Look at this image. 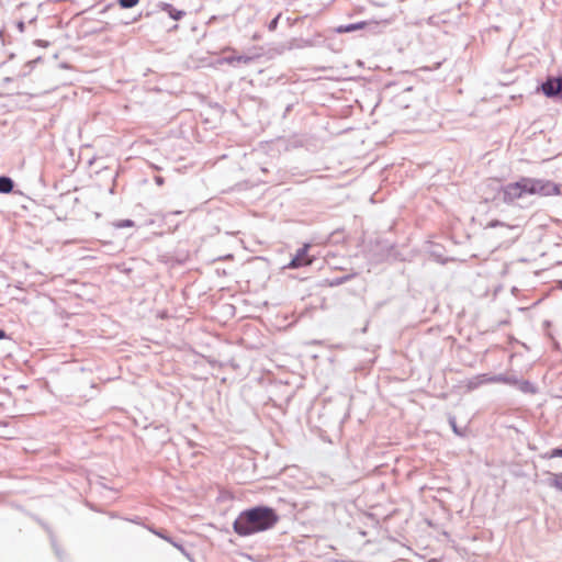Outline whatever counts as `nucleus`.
Masks as SVG:
<instances>
[{"instance_id": "nucleus-1", "label": "nucleus", "mask_w": 562, "mask_h": 562, "mask_svg": "<svg viewBox=\"0 0 562 562\" xmlns=\"http://www.w3.org/2000/svg\"><path fill=\"white\" fill-rule=\"evenodd\" d=\"M279 521L277 512L265 505L243 510L233 524L234 531L240 537L269 530Z\"/></svg>"}, {"instance_id": "nucleus-2", "label": "nucleus", "mask_w": 562, "mask_h": 562, "mask_svg": "<svg viewBox=\"0 0 562 562\" xmlns=\"http://www.w3.org/2000/svg\"><path fill=\"white\" fill-rule=\"evenodd\" d=\"M502 192L503 201L505 203H513L526 194L555 195L560 193V188L550 180L522 177L518 181L503 187Z\"/></svg>"}, {"instance_id": "nucleus-3", "label": "nucleus", "mask_w": 562, "mask_h": 562, "mask_svg": "<svg viewBox=\"0 0 562 562\" xmlns=\"http://www.w3.org/2000/svg\"><path fill=\"white\" fill-rule=\"evenodd\" d=\"M390 24L389 20L383 21H360L357 23L341 24L336 27V32L351 33L355 31L363 30L368 34H379Z\"/></svg>"}, {"instance_id": "nucleus-4", "label": "nucleus", "mask_w": 562, "mask_h": 562, "mask_svg": "<svg viewBox=\"0 0 562 562\" xmlns=\"http://www.w3.org/2000/svg\"><path fill=\"white\" fill-rule=\"evenodd\" d=\"M541 91L548 98L562 99V75L547 78L541 85Z\"/></svg>"}, {"instance_id": "nucleus-5", "label": "nucleus", "mask_w": 562, "mask_h": 562, "mask_svg": "<svg viewBox=\"0 0 562 562\" xmlns=\"http://www.w3.org/2000/svg\"><path fill=\"white\" fill-rule=\"evenodd\" d=\"M307 249L308 245H305L302 248L297 249L295 256L291 259L286 267L290 269H297L304 266H308L311 263V260L307 256Z\"/></svg>"}, {"instance_id": "nucleus-6", "label": "nucleus", "mask_w": 562, "mask_h": 562, "mask_svg": "<svg viewBox=\"0 0 562 562\" xmlns=\"http://www.w3.org/2000/svg\"><path fill=\"white\" fill-rule=\"evenodd\" d=\"M158 7L175 21L181 20L187 14L186 11L175 8L171 3L160 2Z\"/></svg>"}, {"instance_id": "nucleus-7", "label": "nucleus", "mask_w": 562, "mask_h": 562, "mask_svg": "<svg viewBox=\"0 0 562 562\" xmlns=\"http://www.w3.org/2000/svg\"><path fill=\"white\" fill-rule=\"evenodd\" d=\"M490 379L491 375L488 374H479L476 376H473L467 382V389L469 391H473L485 383H492Z\"/></svg>"}, {"instance_id": "nucleus-8", "label": "nucleus", "mask_w": 562, "mask_h": 562, "mask_svg": "<svg viewBox=\"0 0 562 562\" xmlns=\"http://www.w3.org/2000/svg\"><path fill=\"white\" fill-rule=\"evenodd\" d=\"M490 381L492 383H504V384H509V385L518 384V379L516 376L507 375V374L491 375Z\"/></svg>"}, {"instance_id": "nucleus-9", "label": "nucleus", "mask_w": 562, "mask_h": 562, "mask_svg": "<svg viewBox=\"0 0 562 562\" xmlns=\"http://www.w3.org/2000/svg\"><path fill=\"white\" fill-rule=\"evenodd\" d=\"M14 181L8 176H0V193L8 194L13 191Z\"/></svg>"}, {"instance_id": "nucleus-10", "label": "nucleus", "mask_w": 562, "mask_h": 562, "mask_svg": "<svg viewBox=\"0 0 562 562\" xmlns=\"http://www.w3.org/2000/svg\"><path fill=\"white\" fill-rule=\"evenodd\" d=\"M547 484L551 487L557 488L562 492V472L560 473H550Z\"/></svg>"}, {"instance_id": "nucleus-11", "label": "nucleus", "mask_w": 562, "mask_h": 562, "mask_svg": "<svg viewBox=\"0 0 562 562\" xmlns=\"http://www.w3.org/2000/svg\"><path fill=\"white\" fill-rule=\"evenodd\" d=\"M516 386L522 392V393H530V394H533L536 393V386L529 382L528 380H518V384H516Z\"/></svg>"}, {"instance_id": "nucleus-12", "label": "nucleus", "mask_w": 562, "mask_h": 562, "mask_svg": "<svg viewBox=\"0 0 562 562\" xmlns=\"http://www.w3.org/2000/svg\"><path fill=\"white\" fill-rule=\"evenodd\" d=\"M139 0H117V3L123 9H131L135 7Z\"/></svg>"}, {"instance_id": "nucleus-13", "label": "nucleus", "mask_w": 562, "mask_h": 562, "mask_svg": "<svg viewBox=\"0 0 562 562\" xmlns=\"http://www.w3.org/2000/svg\"><path fill=\"white\" fill-rule=\"evenodd\" d=\"M251 57L249 56H245V55H241V56H236V57H231L228 59L229 63H234V61H237V63H243V64H248L251 61Z\"/></svg>"}, {"instance_id": "nucleus-14", "label": "nucleus", "mask_w": 562, "mask_h": 562, "mask_svg": "<svg viewBox=\"0 0 562 562\" xmlns=\"http://www.w3.org/2000/svg\"><path fill=\"white\" fill-rule=\"evenodd\" d=\"M280 16H281V14L279 13L276 18H273V19L269 22V24H268V30H269L270 32H273V31H276V30H277Z\"/></svg>"}, {"instance_id": "nucleus-15", "label": "nucleus", "mask_w": 562, "mask_h": 562, "mask_svg": "<svg viewBox=\"0 0 562 562\" xmlns=\"http://www.w3.org/2000/svg\"><path fill=\"white\" fill-rule=\"evenodd\" d=\"M134 226V222L132 220H122L116 223V227H132Z\"/></svg>"}, {"instance_id": "nucleus-16", "label": "nucleus", "mask_w": 562, "mask_h": 562, "mask_svg": "<svg viewBox=\"0 0 562 562\" xmlns=\"http://www.w3.org/2000/svg\"><path fill=\"white\" fill-rule=\"evenodd\" d=\"M497 226H505L504 223L497 221V220H494V221H491L488 224H487V227H497ZM507 228H512V226H508L506 225Z\"/></svg>"}, {"instance_id": "nucleus-17", "label": "nucleus", "mask_w": 562, "mask_h": 562, "mask_svg": "<svg viewBox=\"0 0 562 562\" xmlns=\"http://www.w3.org/2000/svg\"><path fill=\"white\" fill-rule=\"evenodd\" d=\"M449 424L451 425V427H452V429H453L454 434H457V435H461V432H460V430L458 429L457 424H456V417H453V416H452V417H450V418H449Z\"/></svg>"}, {"instance_id": "nucleus-18", "label": "nucleus", "mask_w": 562, "mask_h": 562, "mask_svg": "<svg viewBox=\"0 0 562 562\" xmlns=\"http://www.w3.org/2000/svg\"><path fill=\"white\" fill-rule=\"evenodd\" d=\"M52 546H53L54 551H55L56 555L58 557V559H60V560H61V553H60V550H59V548H58V546L56 544V542H55V540H54V539H52Z\"/></svg>"}, {"instance_id": "nucleus-19", "label": "nucleus", "mask_w": 562, "mask_h": 562, "mask_svg": "<svg viewBox=\"0 0 562 562\" xmlns=\"http://www.w3.org/2000/svg\"><path fill=\"white\" fill-rule=\"evenodd\" d=\"M551 457L555 458V457H562V448H555L552 450L551 452Z\"/></svg>"}, {"instance_id": "nucleus-20", "label": "nucleus", "mask_w": 562, "mask_h": 562, "mask_svg": "<svg viewBox=\"0 0 562 562\" xmlns=\"http://www.w3.org/2000/svg\"><path fill=\"white\" fill-rule=\"evenodd\" d=\"M169 542H170L173 547H176V548H178L179 550H181L182 552H184V548H183V546H182V544H180V543H178V542H175V541H172L171 539L169 540Z\"/></svg>"}, {"instance_id": "nucleus-21", "label": "nucleus", "mask_w": 562, "mask_h": 562, "mask_svg": "<svg viewBox=\"0 0 562 562\" xmlns=\"http://www.w3.org/2000/svg\"><path fill=\"white\" fill-rule=\"evenodd\" d=\"M16 26H18V30H19L21 33H22V32H24V30H25V24H24V22H23V21L18 22Z\"/></svg>"}, {"instance_id": "nucleus-22", "label": "nucleus", "mask_w": 562, "mask_h": 562, "mask_svg": "<svg viewBox=\"0 0 562 562\" xmlns=\"http://www.w3.org/2000/svg\"><path fill=\"white\" fill-rule=\"evenodd\" d=\"M155 182H156L158 186H162V184H164V182H165V180H164V178H162V177H160V176H156V177H155Z\"/></svg>"}, {"instance_id": "nucleus-23", "label": "nucleus", "mask_w": 562, "mask_h": 562, "mask_svg": "<svg viewBox=\"0 0 562 562\" xmlns=\"http://www.w3.org/2000/svg\"><path fill=\"white\" fill-rule=\"evenodd\" d=\"M7 338V333L4 329L0 328V340Z\"/></svg>"}, {"instance_id": "nucleus-24", "label": "nucleus", "mask_w": 562, "mask_h": 562, "mask_svg": "<svg viewBox=\"0 0 562 562\" xmlns=\"http://www.w3.org/2000/svg\"><path fill=\"white\" fill-rule=\"evenodd\" d=\"M156 535H158L160 538H162V539H165V540H167V541H169V540H170V538H169V537H167V536H165V533L156 532Z\"/></svg>"}, {"instance_id": "nucleus-25", "label": "nucleus", "mask_w": 562, "mask_h": 562, "mask_svg": "<svg viewBox=\"0 0 562 562\" xmlns=\"http://www.w3.org/2000/svg\"><path fill=\"white\" fill-rule=\"evenodd\" d=\"M37 44H38V45H41V46H46V45H47V43H46V42L41 41V40H38V41H37Z\"/></svg>"}, {"instance_id": "nucleus-26", "label": "nucleus", "mask_w": 562, "mask_h": 562, "mask_svg": "<svg viewBox=\"0 0 562 562\" xmlns=\"http://www.w3.org/2000/svg\"><path fill=\"white\" fill-rule=\"evenodd\" d=\"M177 29H178V25L176 24V25H173V26L170 29V31H173V30H177Z\"/></svg>"}]
</instances>
